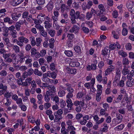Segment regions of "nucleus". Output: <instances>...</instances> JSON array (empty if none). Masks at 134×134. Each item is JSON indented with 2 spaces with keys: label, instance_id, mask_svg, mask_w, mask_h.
Wrapping results in <instances>:
<instances>
[{
  "label": "nucleus",
  "instance_id": "nucleus-1",
  "mask_svg": "<svg viewBox=\"0 0 134 134\" xmlns=\"http://www.w3.org/2000/svg\"><path fill=\"white\" fill-rule=\"evenodd\" d=\"M70 15L71 16V23L72 24H74L76 23V21L75 19H77L79 18L80 16V12L78 11H77L75 12V11L74 9H71L70 12Z\"/></svg>",
  "mask_w": 134,
  "mask_h": 134
},
{
  "label": "nucleus",
  "instance_id": "nucleus-2",
  "mask_svg": "<svg viewBox=\"0 0 134 134\" xmlns=\"http://www.w3.org/2000/svg\"><path fill=\"white\" fill-rule=\"evenodd\" d=\"M63 113L62 110L59 109L54 113V115L55 117L54 120V121H58L62 118L63 116L62 115Z\"/></svg>",
  "mask_w": 134,
  "mask_h": 134
},
{
  "label": "nucleus",
  "instance_id": "nucleus-3",
  "mask_svg": "<svg viewBox=\"0 0 134 134\" xmlns=\"http://www.w3.org/2000/svg\"><path fill=\"white\" fill-rule=\"evenodd\" d=\"M110 51V48L108 47H106L102 50V54L103 55L104 58L108 59L109 57H110V55L108 54V53H109Z\"/></svg>",
  "mask_w": 134,
  "mask_h": 134
},
{
  "label": "nucleus",
  "instance_id": "nucleus-4",
  "mask_svg": "<svg viewBox=\"0 0 134 134\" xmlns=\"http://www.w3.org/2000/svg\"><path fill=\"white\" fill-rule=\"evenodd\" d=\"M18 40L19 42V46L21 47H22L23 46L24 42L26 43L29 41L27 39L23 36L19 37L18 38Z\"/></svg>",
  "mask_w": 134,
  "mask_h": 134
},
{
  "label": "nucleus",
  "instance_id": "nucleus-5",
  "mask_svg": "<svg viewBox=\"0 0 134 134\" xmlns=\"http://www.w3.org/2000/svg\"><path fill=\"white\" fill-rule=\"evenodd\" d=\"M133 6H134L133 2V1L129 0L126 3V7L128 8L129 11L132 14Z\"/></svg>",
  "mask_w": 134,
  "mask_h": 134
},
{
  "label": "nucleus",
  "instance_id": "nucleus-6",
  "mask_svg": "<svg viewBox=\"0 0 134 134\" xmlns=\"http://www.w3.org/2000/svg\"><path fill=\"white\" fill-rule=\"evenodd\" d=\"M31 55L32 57L36 58H39L41 55L38 52H37L35 48H33L31 50Z\"/></svg>",
  "mask_w": 134,
  "mask_h": 134
},
{
  "label": "nucleus",
  "instance_id": "nucleus-7",
  "mask_svg": "<svg viewBox=\"0 0 134 134\" xmlns=\"http://www.w3.org/2000/svg\"><path fill=\"white\" fill-rule=\"evenodd\" d=\"M93 119L96 122V123L97 124H99L102 123L104 120V119L103 118H101L99 120V118L98 117L97 115H93Z\"/></svg>",
  "mask_w": 134,
  "mask_h": 134
},
{
  "label": "nucleus",
  "instance_id": "nucleus-8",
  "mask_svg": "<svg viewBox=\"0 0 134 134\" xmlns=\"http://www.w3.org/2000/svg\"><path fill=\"white\" fill-rule=\"evenodd\" d=\"M48 77L53 79H55L56 78L57 74L56 72L54 71H48L46 73Z\"/></svg>",
  "mask_w": 134,
  "mask_h": 134
},
{
  "label": "nucleus",
  "instance_id": "nucleus-9",
  "mask_svg": "<svg viewBox=\"0 0 134 134\" xmlns=\"http://www.w3.org/2000/svg\"><path fill=\"white\" fill-rule=\"evenodd\" d=\"M21 15L20 13H12L11 14V16L13 20L16 21L18 20L19 17H20Z\"/></svg>",
  "mask_w": 134,
  "mask_h": 134
},
{
  "label": "nucleus",
  "instance_id": "nucleus-10",
  "mask_svg": "<svg viewBox=\"0 0 134 134\" xmlns=\"http://www.w3.org/2000/svg\"><path fill=\"white\" fill-rule=\"evenodd\" d=\"M115 69V67L113 65H111L105 70V76L109 75Z\"/></svg>",
  "mask_w": 134,
  "mask_h": 134
},
{
  "label": "nucleus",
  "instance_id": "nucleus-11",
  "mask_svg": "<svg viewBox=\"0 0 134 134\" xmlns=\"http://www.w3.org/2000/svg\"><path fill=\"white\" fill-rule=\"evenodd\" d=\"M65 88L68 93H72L74 92V89L71 87V85L69 83L65 84Z\"/></svg>",
  "mask_w": 134,
  "mask_h": 134
},
{
  "label": "nucleus",
  "instance_id": "nucleus-12",
  "mask_svg": "<svg viewBox=\"0 0 134 134\" xmlns=\"http://www.w3.org/2000/svg\"><path fill=\"white\" fill-rule=\"evenodd\" d=\"M46 73H45L43 75V77L42 78V81L45 82H47L48 83H50L51 79H50L48 77Z\"/></svg>",
  "mask_w": 134,
  "mask_h": 134
},
{
  "label": "nucleus",
  "instance_id": "nucleus-13",
  "mask_svg": "<svg viewBox=\"0 0 134 134\" xmlns=\"http://www.w3.org/2000/svg\"><path fill=\"white\" fill-rule=\"evenodd\" d=\"M79 28L77 26L74 25L72 28L69 30V31L71 33H76L79 31Z\"/></svg>",
  "mask_w": 134,
  "mask_h": 134
},
{
  "label": "nucleus",
  "instance_id": "nucleus-14",
  "mask_svg": "<svg viewBox=\"0 0 134 134\" xmlns=\"http://www.w3.org/2000/svg\"><path fill=\"white\" fill-rule=\"evenodd\" d=\"M97 68L96 65L95 64L93 63L91 64V65H88L86 68L87 69L88 71H90L91 70H95Z\"/></svg>",
  "mask_w": 134,
  "mask_h": 134
},
{
  "label": "nucleus",
  "instance_id": "nucleus-15",
  "mask_svg": "<svg viewBox=\"0 0 134 134\" xmlns=\"http://www.w3.org/2000/svg\"><path fill=\"white\" fill-rule=\"evenodd\" d=\"M48 89L50 91L51 95L54 93L55 92V88L53 85H49L48 86Z\"/></svg>",
  "mask_w": 134,
  "mask_h": 134
},
{
  "label": "nucleus",
  "instance_id": "nucleus-16",
  "mask_svg": "<svg viewBox=\"0 0 134 134\" xmlns=\"http://www.w3.org/2000/svg\"><path fill=\"white\" fill-rule=\"evenodd\" d=\"M66 103H67V107L68 108H70V110H71L72 107L73 105V103H72L71 99H66Z\"/></svg>",
  "mask_w": 134,
  "mask_h": 134
},
{
  "label": "nucleus",
  "instance_id": "nucleus-17",
  "mask_svg": "<svg viewBox=\"0 0 134 134\" xmlns=\"http://www.w3.org/2000/svg\"><path fill=\"white\" fill-rule=\"evenodd\" d=\"M47 8L48 11L50 12L52 10L53 8V2L52 1H50L46 6Z\"/></svg>",
  "mask_w": 134,
  "mask_h": 134
},
{
  "label": "nucleus",
  "instance_id": "nucleus-18",
  "mask_svg": "<svg viewBox=\"0 0 134 134\" xmlns=\"http://www.w3.org/2000/svg\"><path fill=\"white\" fill-rule=\"evenodd\" d=\"M124 68L122 71V74L125 75L129 74L130 71L128 69L129 67L126 65L124 66Z\"/></svg>",
  "mask_w": 134,
  "mask_h": 134
},
{
  "label": "nucleus",
  "instance_id": "nucleus-19",
  "mask_svg": "<svg viewBox=\"0 0 134 134\" xmlns=\"http://www.w3.org/2000/svg\"><path fill=\"white\" fill-rule=\"evenodd\" d=\"M8 79L7 82L8 84H10L11 83L13 82V80L15 79V78L13 75L12 74H9L8 76Z\"/></svg>",
  "mask_w": 134,
  "mask_h": 134
},
{
  "label": "nucleus",
  "instance_id": "nucleus-20",
  "mask_svg": "<svg viewBox=\"0 0 134 134\" xmlns=\"http://www.w3.org/2000/svg\"><path fill=\"white\" fill-rule=\"evenodd\" d=\"M84 102L81 101L76 100L74 102L73 105L75 106H78L80 104L81 107H83L84 105Z\"/></svg>",
  "mask_w": 134,
  "mask_h": 134
},
{
  "label": "nucleus",
  "instance_id": "nucleus-21",
  "mask_svg": "<svg viewBox=\"0 0 134 134\" xmlns=\"http://www.w3.org/2000/svg\"><path fill=\"white\" fill-rule=\"evenodd\" d=\"M24 0H13L12 5L13 6H16L19 5L23 2Z\"/></svg>",
  "mask_w": 134,
  "mask_h": 134
},
{
  "label": "nucleus",
  "instance_id": "nucleus-22",
  "mask_svg": "<svg viewBox=\"0 0 134 134\" xmlns=\"http://www.w3.org/2000/svg\"><path fill=\"white\" fill-rule=\"evenodd\" d=\"M3 20L4 22L8 23L9 24H12L13 22V20L8 16L4 18Z\"/></svg>",
  "mask_w": 134,
  "mask_h": 134
},
{
  "label": "nucleus",
  "instance_id": "nucleus-23",
  "mask_svg": "<svg viewBox=\"0 0 134 134\" xmlns=\"http://www.w3.org/2000/svg\"><path fill=\"white\" fill-rule=\"evenodd\" d=\"M125 127L124 125L121 124L114 128V130L116 131H120L122 130Z\"/></svg>",
  "mask_w": 134,
  "mask_h": 134
},
{
  "label": "nucleus",
  "instance_id": "nucleus-24",
  "mask_svg": "<svg viewBox=\"0 0 134 134\" xmlns=\"http://www.w3.org/2000/svg\"><path fill=\"white\" fill-rule=\"evenodd\" d=\"M103 125L104 127L103 128L100 129V131L103 132H107L108 130L109 126H108V124L106 123H104Z\"/></svg>",
  "mask_w": 134,
  "mask_h": 134
},
{
  "label": "nucleus",
  "instance_id": "nucleus-25",
  "mask_svg": "<svg viewBox=\"0 0 134 134\" xmlns=\"http://www.w3.org/2000/svg\"><path fill=\"white\" fill-rule=\"evenodd\" d=\"M49 46L50 48H53L54 47V43L55 42V40L53 38H51L49 40Z\"/></svg>",
  "mask_w": 134,
  "mask_h": 134
},
{
  "label": "nucleus",
  "instance_id": "nucleus-26",
  "mask_svg": "<svg viewBox=\"0 0 134 134\" xmlns=\"http://www.w3.org/2000/svg\"><path fill=\"white\" fill-rule=\"evenodd\" d=\"M84 93L82 91L78 92L76 95V97L78 99H81L83 98L84 96Z\"/></svg>",
  "mask_w": 134,
  "mask_h": 134
},
{
  "label": "nucleus",
  "instance_id": "nucleus-27",
  "mask_svg": "<svg viewBox=\"0 0 134 134\" xmlns=\"http://www.w3.org/2000/svg\"><path fill=\"white\" fill-rule=\"evenodd\" d=\"M120 79V78L117 77L116 76H115V78L113 82V85L114 86H116L118 85Z\"/></svg>",
  "mask_w": 134,
  "mask_h": 134
},
{
  "label": "nucleus",
  "instance_id": "nucleus-28",
  "mask_svg": "<svg viewBox=\"0 0 134 134\" xmlns=\"http://www.w3.org/2000/svg\"><path fill=\"white\" fill-rule=\"evenodd\" d=\"M134 84L133 80H128L126 83V86L128 87H131Z\"/></svg>",
  "mask_w": 134,
  "mask_h": 134
},
{
  "label": "nucleus",
  "instance_id": "nucleus-29",
  "mask_svg": "<svg viewBox=\"0 0 134 134\" xmlns=\"http://www.w3.org/2000/svg\"><path fill=\"white\" fill-rule=\"evenodd\" d=\"M97 93H102V87L101 85H98L97 86Z\"/></svg>",
  "mask_w": 134,
  "mask_h": 134
},
{
  "label": "nucleus",
  "instance_id": "nucleus-30",
  "mask_svg": "<svg viewBox=\"0 0 134 134\" xmlns=\"http://www.w3.org/2000/svg\"><path fill=\"white\" fill-rule=\"evenodd\" d=\"M64 53L68 57H71L73 55V52L71 51H65Z\"/></svg>",
  "mask_w": 134,
  "mask_h": 134
},
{
  "label": "nucleus",
  "instance_id": "nucleus-31",
  "mask_svg": "<svg viewBox=\"0 0 134 134\" xmlns=\"http://www.w3.org/2000/svg\"><path fill=\"white\" fill-rule=\"evenodd\" d=\"M65 92L64 90H59L58 93V95L60 97H62L65 95Z\"/></svg>",
  "mask_w": 134,
  "mask_h": 134
},
{
  "label": "nucleus",
  "instance_id": "nucleus-32",
  "mask_svg": "<svg viewBox=\"0 0 134 134\" xmlns=\"http://www.w3.org/2000/svg\"><path fill=\"white\" fill-rule=\"evenodd\" d=\"M13 93L12 92H9V91L6 92L4 94L5 97L8 98H10L11 96L13 95Z\"/></svg>",
  "mask_w": 134,
  "mask_h": 134
},
{
  "label": "nucleus",
  "instance_id": "nucleus-33",
  "mask_svg": "<svg viewBox=\"0 0 134 134\" xmlns=\"http://www.w3.org/2000/svg\"><path fill=\"white\" fill-rule=\"evenodd\" d=\"M67 6H66L65 4H62L60 8L61 11L62 13H63L65 10L68 9Z\"/></svg>",
  "mask_w": 134,
  "mask_h": 134
},
{
  "label": "nucleus",
  "instance_id": "nucleus-34",
  "mask_svg": "<svg viewBox=\"0 0 134 134\" xmlns=\"http://www.w3.org/2000/svg\"><path fill=\"white\" fill-rule=\"evenodd\" d=\"M105 11H103L101 10H97V15L98 16L101 17L104 15V12Z\"/></svg>",
  "mask_w": 134,
  "mask_h": 134
},
{
  "label": "nucleus",
  "instance_id": "nucleus-35",
  "mask_svg": "<svg viewBox=\"0 0 134 134\" xmlns=\"http://www.w3.org/2000/svg\"><path fill=\"white\" fill-rule=\"evenodd\" d=\"M60 107L62 108H64L66 105V103L63 99H61L60 100Z\"/></svg>",
  "mask_w": 134,
  "mask_h": 134
},
{
  "label": "nucleus",
  "instance_id": "nucleus-36",
  "mask_svg": "<svg viewBox=\"0 0 134 134\" xmlns=\"http://www.w3.org/2000/svg\"><path fill=\"white\" fill-rule=\"evenodd\" d=\"M36 45L37 46H40L41 42L42 41V39L40 38H36Z\"/></svg>",
  "mask_w": 134,
  "mask_h": 134
},
{
  "label": "nucleus",
  "instance_id": "nucleus-37",
  "mask_svg": "<svg viewBox=\"0 0 134 134\" xmlns=\"http://www.w3.org/2000/svg\"><path fill=\"white\" fill-rule=\"evenodd\" d=\"M13 48L16 53H18L20 52L19 47L17 45H14L13 46Z\"/></svg>",
  "mask_w": 134,
  "mask_h": 134
},
{
  "label": "nucleus",
  "instance_id": "nucleus-38",
  "mask_svg": "<svg viewBox=\"0 0 134 134\" xmlns=\"http://www.w3.org/2000/svg\"><path fill=\"white\" fill-rule=\"evenodd\" d=\"M74 49L75 52L77 53H81V49L80 47L78 46H75L74 48Z\"/></svg>",
  "mask_w": 134,
  "mask_h": 134
},
{
  "label": "nucleus",
  "instance_id": "nucleus-39",
  "mask_svg": "<svg viewBox=\"0 0 134 134\" xmlns=\"http://www.w3.org/2000/svg\"><path fill=\"white\" fill-rule=\"evenodd\" d=\"M35 1L38 4L41 5H43L45 1V0H35Z\"/></svg>",
  "mask_w": 134,
  "mask_h": 134
},
{
  "label": "nucleus",
  "instance_id": "nucleus-40",
  "mask_svg": "<svg viewBox=\"0 0 134 134\" xmlns=\"http://www.w3.org/2000/svg\"><path fill=\"white\" fill-rule=\"evenodd\" d=\"M0 89H2V91L5 92L7 89V87L6 85H4L3 84H1L0 85Z\"/></svg>",
  "mask_w": 134,
  "mask_h": 134
},
{
  "label": "nucleus",
  "instance_id": "nucleus-41",
  "mask_svg": "<svg viewBox=\"0 0 134 134\" xmlns=\"http://www.w3.org/2000/svg\"><path fill=\"white\" fill-rule=\"evenodd\" d=\"M7 74V71L5 70H3L0 71V76L1 77H5Z\"/></svg>",
  "mask_w": 134,
  "mask_h": 134
},
{
  "label": "nucleus",
  "instance_id": "nucleus-42",
  "mask_svg": "<svg viewBox=\"0 0 134 134\" xmlns=\"http://www.w3.org/2000/svg\"><path fill=\"white\" fill-rule=\"evenodd\" d=\"M21 59H25V58H27L29 59L30 57V56L28 54H26L22 53L20 55Z\"/></svg>",
  "mask_w": 134,
  "mask_h": 134
},
{
  "label": "nucleus",
  "instance_id": "nucleus-43",
  "mask_svg": "<svg viewBox=\"0 0 134 134\" xmlns=\"http://www.w3.org/2000/svg\"><path fill=\"white\" fill-rule=\"evenodd\" d=\"M50 69L51 70L53 71L56 69V65L54 63L51 64L49 66Z\"/></svg>",
  "mask_w": 134,
  "mask_h": 134
},
{
  "label": "nucleus",
  "instance_id": "nucleus-44",
  "mask_svg": "<svg viewBox=\"0 0 134 134\" xmlns=\"http://www.w3.org/2000/svg\"><path fill=\"white\" fill-rule=\"evenodd\" d=\"M34 74L39 76H41L42 75V73L39 71L37 69H35L34 71Z\"/></svg>",
  "mask_w": 134,
  "mask_h": 134
},
{
  "label": "nucleus",
  "instance_id": "nucleus-45",
  "mask_svg": "<svg viewBox=\"0 0 134 134\" xmlns=\"http://www.w3.org/2000/svg\"><path fill=\"white\" fill-rule=\"evenodd\" d=\"M35 80L37 84L39 86L41 87H43V86H40L41 84V79L39 77H37V79Z\"/></svg>",
  "mask_w": 134,
  "mask_h": 134
},
{
  "label": "nucleus",
  "instance_id": "nucleus-46",
  "mask_svg": "<svg viewBox=\"0 0 134 134\" xmlns=\"http://www.w3.org/2000/svg\"><path fill=\"white\" fill-rule=\"evenodd\" d=\"M6 12V9L5 8H3L0 10V17L2 16L5 15V13Z\"/></svg>",
  "mask_w": 134,
  "mask_h": 134
},
{
  "label": "nucleus",
  "instance_id": "nucleus-47",
  "mask_svg": "<svg viewBox=\"0 0 134 134\" xmlns=\"http://www.w3.org/2000/svg\"><path fill=\"white\" fill-rule=\"evenodd\" d=\"M45 101L46 102H49L50 100V97L49 95L45 94L44 96Z\"/></svg>",
  "mask_w": 134,
  "mask_h": 134
},
{
  "label": "nucleus",
  "instance_id": "nucleus-48",
  "mask_svg": "<svg viewBox=\"0 0 134 134\" xmlns=\"http://www.w3.org/2000/svg\"><path fill=\"white\" fill-rule=\"evenodd\" d=\"M52 100L53 101H55V103H58L59 101V98L57 95L55 96L52 98Z\"/></svg>",
  "mask_w": 134,
  "mask_h": 134
},
{
  "label": "nucleus",
  "instance_id": "nucleus-49",
  "mask_svg": "<svg viewBox=\"0 0 134 134\" xmlns=\"http://www.w3.org/2000/svg\"><path fill=\"white\" fill-rule=\"evenodd\" d=\"M44 24H45V27L46 29L49 28L51 27V25L48 21H45L44 22Z\"/></svg>",
  "mask_w": 134,
  "mask_h": 134
},
{
  "label": "nucleus",
  "instance_id": "nucleus-50",
  "mask_svg": "<svg viewBox=\"0 0 134 134\" xmlns=\"http://www.w3.org/2000/svg\"><path fill=\"white\" fill-rule=\"evenodd\" d=\"M40 32L41 35L42 36L44 37H47V32L44 29L42 30Z\"/></svg>",
  "mask_w": 134,
  "mask_h": 134
},
{
  "label": "nucleus",
  "instance_id": "nucleus-51",
  "mask_svg": "<svg viewBox=\"0 0 134 134\" xmlns=\"http://www.w3.org/2000/svg\"><path fill=\"white\" fill-rule=\"evenodd\" d=\"M10 33L11 35L14 38H15L17 37L16 35L17 32L15 30L11 31Z\"/></svg>",
  "mask_w": 134,
  "mask_h": 134
},
{
  "label": "nucleus",
  "instance_id": "nucleus-52",
  "mask_svg": "<svg viewBox=\"0 0 134 134\" xmlns=\"http://www.w3.org/2000/svg\"><path fill=\"white\" fill-rule=\"evenodd\" d=\"M93 4L92 1H89L88 3L86 5V8L87 9H90L92 5Z\"/></svg>",
  "mask_w": 134,
  "mask_h": 134
},
{
  "label": "nucleus",
  "instance_id": "nucleus-53",
  "mask_svg": "<svg viewBox=\"0 0 134 134\" xmlns=\"http://www.w3.org/2000/svg\"><path fill=\"white\" fill-rule=\"evenodd\" d=\"M29 13L27 11H25L23 12L22 15V18L25 19L28 16Z\"/></svg>",
  "mask_w": 134,
  "mask_h": 134
},
{
  "label": "nucleus",
  "instance_id": "nucleus-54",
  "mask_svg": "<svg viewBox=\"0 0 134 134\" xmlns=\"http://www.w3.org/2000/svg\"><path fill=\"white\" fill-rule=\"evenodd\" d=\"M35 27L37 29H38L40 31L44 29L43 27L40 24H37L35 26Z\"/></svg>",
  "mask_w": 134,
  "mask_h": 134
},
{
  "label": "nucleus",
  "instance_id": "nucleus-55",
  "mask_svg": "<svg viewBox=\"0 0 134 134\" xmlns=\"http://www.w3.org/2000/svg\"><path fill=\"white\" fill-rule=\"evenodd\" d=\"M51 104L48 102L45 103L44 104V108L45 109L47 110L51 106Z\"/></svg>",
  "mask_w": 134,
  "mask_h": 134
},
{
  "label": "nucleus",
  "instance_id": "nucleus-56",
  "mask_svg": "<svg viewBox=\"0 0 134 134\" xmlns=\"http://www.w3.org/2000/svg\"><path fill=\"white\" fill-rule=\"evenodd\" d=\"M62 3L63 1L62 0H57L55 3V7H59Z\"/></svg>",
  "mask_w": 134,
  "mask_h": 134
},
{
  "label": "nucleus",
  "instance_id": "nucleus-57",
  "mask_svg": "<svg viewBox=\"0 0 134 134\" xmlns=\"http://www.w3.org/2000/svg\"><path fill=\"white\" fill-rule=\"evenodd\" d=\"M128 30L127 29H122L121 34L123 36H126L128 34Z\"/></svg>",
  "mask_w": 134,
  "mask_h": 134
},
{
  "label": "nucleus",
  "instance_id": "nucleus-58",
  "mask_svg": "<svg viewBox=\"0 0 134 134\" xmlns=\"http://www.w3.org/2000/svg\"><path fill=\"white\" fill-rule=\"evenodd\" d=\"M73 96L72 93H68L66 96V99H71L70 98H72Z\"/></svg>",
  "mask_w": 134,
  "mask_h": 134
},
{
  "label": "nucleus",
  "instance_id": "nucleus-59",
  "mask_svg": "<svg viewBox=\"0 0 134 134\" xmlns=\"http://www.w3.org/2000/svg\"><path fill=\"white\" fill-rule=\"evenodd\" d=\"M19 106L21 108V110L24 111H25L26 110L27 107L24 105L20 104L19 105Z\"/></svg>",
  "mask_w": 134,
  "mask_h": 134
},
{
  "label": "nucleus",
  "instance_id": "nucleus-60",
  "mask_svg": "<svg viewBox=\"0 0 134 134\" xmlns=\"http://www.w3.org/2000/svg\"><path fill=\"white\" fill-rule=\"evenodd\" d=\"M48 34L52 37L54 36L55 34V31L54 30H51L49 31Z\"/></svg>",
  "mask_w": 134,
  "mask_h": 134
},
{
  "label": "nucleus",
  "instance_id": "nucleus-61",
  "mask_svg": "<svg viewBox=\"0 0 134 134\" xmlns=\"http://www.w3.org/2000/svg\"><path fill=\"white\" fill-rule=\"evenodd\" d=\"M92 15L90 13V12H88L86 14V18L87 19L89 20L92 17Z\"/></svg>",
  "mask_w": 134,
  "mask_h": 134
},
{
  "label": "nucleus",
  "instance_id": "nucleus-62",
  "mask_svg": "<svg viewBox=\"0 0 134 134\" xmlns=\"http://www.w3.org/2000/svg\"><path fill=\"white\" fill-rule=\"evenodd\" d=\"M82 31L84 32L86 34L88 33L89 32V29L87 27L83 26L82 27Z\"/></svg>",
  "mask_w": 134,
  "mask_h": 134
},
{
  "label": "nucleus",
  "instance_id": "nucleus-63",
  "mask_svg": "<svg viewBox=\"0 0 134 134\" xmlns=\"http://www.w3.org/2000/svg\"><path fill=\"white\" fill-rule=\"evenodd\" d=\"M96 78L98 82H102V77L101 74H99L97 76Z\"/></svg>",
  "mask_w": 134,
  "mask_h": 134
},
{
  "label": "nucleus",
  "instance_id": "nucleus-64",
  "mask_svg": "<svg viewBox=\"0 0 134 134\" xmlns=\"http://www.w3.org/2000/svg\"><path fill=\"white\" fill-rule=\"evenodd\" d=\"M118 13L117 11L115 10L112 13V15L113 17L114 18H116L118 15Z\"/></svg>",
  "mask_w": 134,
  "mask_h": 134
}]
</instances>
